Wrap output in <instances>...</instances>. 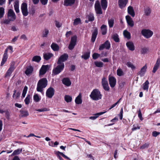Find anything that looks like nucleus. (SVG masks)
I'll use <instances>...</instances> for the list:
<instances>
[{"label": "nucleus", "mask_w": 160, "mask_h": 160, "mask_svg": "<svg viewBox=\"0 0 160 160\" xmlns=\"http://www.w3.org/2000/svg\"><path fill=\"white\" fill-rule=\"evenodd\" d=\"M126 45L129 50L131 51H133L135 50L134 44L132 42H128L126 43Z\"/></svg>", "instance_id": "16"}, {"label": "nucleus", "mask_w": 160, "mask_h": 160, "mask_svg": "<svg viewBox=\"0 0 160 160\" xmlns=\"http://www.w3.org/2000/svg\"><path fill=\"white\" fill-rule=\"evenodd\" d=\"M117 74L119 76H122L124 75V73L122 70L120 68H118L117 70Z\"/></svg>", "instance_id": "47"}, {"label": "nucleus", "mask_w": 160, "mask_h": 160, "mask_svg": "<svg viewBox=\"0 0 160 160\" xmlns=\"http://www.w3.org/2000/svg\"><path fill=\"white\" fill-rule=\"evenodd\" d=\"M33 100L36 102H38L40 100V98L37 94H36L34 95Z\"/></svg>", "instance_id": "50"}, {"label": "nucleus", "mask_w": 160, "mask_h": 160, "mask_svg": "<svg viewBox=\"0 0 160 160\" xmlns=\"http://www.w3.org/2000/svg\"><path fill=\"white\" fill-rule=\"evenodd\" d=\"M68 57V54L67 53H64L61 55L59 58L57 62V64H61L62 62H63L66 61Z\"/></svg>", "instance_id": "8"}, {"label": "nucleus", "mask_w": 160, "mask_h": 160, "mask_svg": "<svg viewBox=\"0 0 160 160\" xmlns=\"http://www.w3.org/2000/svg\"><path fill=\"white\" fill-rule=\"evenodd\" d=\"M159 66L156 65V64H155L154 67H153V70L152 72L153 73H154L156 72Z\"/></svg>", "instance_id": "59"}, {"label": "nucleus", "mask_w": 160, "mask_h": 160, "mask_svg": "<svg viewBox=\"0 0 160 160\" xmlns=\"http://www.w3.org/2000/svg\"><path fill=\"white\" fill-rule=\"evenodd\" d=\"M64 65L63 63L58 65L52 70V75H56L59 73L64 69Z\"/></svg>", "instance_id": "3"}, {"label": "nucleus", "mask_w": 160, "mask_h": 160, "mask_svg": "<svg viewBox=\"0 0 160 160\" xmlns=\"http://www.w3.org/2000/svg\"><path fill=\"white\" fill-rule=\"evenodd\" d=\"M14 68H14V63L12 62L10 66V68H9V69L8 70H9V71H10L11 72H12V71L14 70Z\"/></svg>", "instance_id": "58"}, {"label": "nucleus", "mask_w": 160, "mask_h": 160, "mask_svg": "<svg viewBox=\"0 0 160 160\" xmlns=\"http://www.w3.org/2000/svg\"><path fill=\"white\" fill-rule=\"evenodd\" d=\"M149 143H145L140 147V148L141 149H144L146 148H148L149 146Z\"/></svg>", "instance_id": "57"}, {"label": "nucleus", "mask_w": 160, "mask_h": 160, "mask_svg": "<svg viewBox=\"0 0 160 160\" xmlns=\"http://www.w3.org/2000/svg\"><path fill=\"white\" fill-rule=\"evenodd\" d=\"M48 84V81L46 78H44L40 80L38 83L37 90L38 91L42 92L43 88H45Z\"/></svg>", "instance_id": "2"}, {"label": "nucleus", "mask_w": 160, "mask_h": 160, "mask_svg": "<svg viewBox=\"0 0 160 160\" xmlns=\"http://www.w3.org/2000/svg\"><path fill=\"white\" fill-rule=\"evenodd\" d=\"M81 23V19L80 18H76L73 22V25L74 26H76L78 24L80 23Z\"/></svg>", "instance_id": "44"}, {"label": "nucleus", "mask_w": 160, "mask_h": 160, "mask_svg": "<svg viewBox=\"0 0 160 160\" xmlns=\"http://www.w3.org/2000/svg\"><path fill=\"white\" fill-rule=\"evenodd\" d=\"M148 51V49L147 48H144L142 49L141 53L142 54H144Z\"/></svg>", "instance_id": "55"}, {"label": "nucleus", "mask_w": 160, "mask_h": 160, "mask_svg": "<svg viewBox=\"0 0 160 160\" xmlns=\"http://www.w3.org/2000/svg\"><path fill=\"white\" fill-rule=\"evenodd\" d=\"M21 9L23 15L26 16L28 15L27 5L26 3H23L21 5Z\"/></svg>", "instance_id": "9"}, {"label": "nucleus", "mask_w": 160, "mask_h": 160, "mask_svg": "<svg viewBox=\"0 0 160 160\" xmlns=\"http://www.w3.org/2000/svg\"><path fill=\"white\" fill-rule=\"evenodd\" d=\"M114 20L113 18L108 20V23L110 28H112L114 25Z\"/></svg>", "instance_id": "41"}, {"label": "nucleus", "mask_w": 160, "mask_h": 160, "mask_svg": "<svg viewBox=\"0 0 160 160\" xmlns=\"http://www.w3.org/2000/svg\"><path fill=\"white\" fill-rule=\"evenodd\" d=\"M4 14V9L3 7L0 8V18H2Z\"/></svg>", "instance_id": "46"}, {"label": "nucleus", "mask_w": 160, "mask_h": 160, "mask_svg": "<svg viewBox=\"0 0 160 160\" xmlns=\"http://www.w3.org/2000/svg\"><path fill=\"white\" fill-rule=\"evenodd\" d=\"M31 96L30 95H28L25 98L24 101L26 104L28 105L30 102Z\"/></svg>", "instance_id": "45"}, {"label": "nucleus", "mask_w": 160, "mask_h": 160, "mask_svg": "<svg viewBox=\"0 0 160 160\" xmlns=\"http://www.w3.org/2000/svg\"><path fill=\"white\" fill-rule=\"evenodd\" d=\"M138 112V116L139 117L140 120L141 121H142L143 120V118L142 117V114L140 110H139Z\"/></svg>", "instance_id": "61"}, {"label": "nucleus", "mask_w": 160, "mask_h": 160, "mask_svg": "<svg viewBox=\"0 0 160 160\" xmlns=\"http://www.w3.org/2000/svg\"><path fill=\"white\" fill-rule=\"evenodd\" d=\"M41 60V58L40 56H35L32 58V61L39 62Z\"/></svg>", "instance_id": "37"}, {"label": "nucleus", "mask_w": 160, "mask_h": 160, "mask_svg": "<svg viewBox=\"0 0 160 160\" xmlns=\"http://www.w3.org/2000/svg\"><path fill=\"white\" fill-rule=\"evenodd\" d=\"M20 114L19 117L20 118L26 117L28 116L29 113L28 111L24 110H21L20 111Z\"/></svg>", "instance_id": "23"}, {"label": "nucleus", "mask_w": 160, "mask_h": 160, "mask_svg": "<svg viewBox=\"0 0 160 160\" xmlns=\"http://www.w3.org/2000/svg\"><path fill=\"white\" fill-rule=\"evenodd\" d=\"M102 85L103 89L106 91H108L109 90L110 88L109 86L108 81L107 79L103 77L102 79Z\"/></svg>", "instance_id": "6"}, {"label": "nucleus", "mask_w": 160, "mask_h": 160, "mask_svg": "<svg viewBox=\"0 0 160 160\" xmlns=\"http://www.w3.org/2000/svg\"><path fill=\"white\" fill-rule=\"evenodd\" d=\"M95 9L97 14H101L102 12L100 5V2L98 1L96 2L95 4Z\"/></svg>", "instance_id": "7"}, {"label": "nucleus", "mask_w": 160, "mask_h": 160, "mask_svg": "<svg viewBox=\"0 0 160 160\" xmlns=\"http://www.w3.org/2000/svg\"><path fill=\"white\" fill-rule=\"evenodd\" d=\"M51 47L54 51H58L59 49V46L56 43H52L51 45Z\"/></svg>", "instance_id": "24"}, {"label": "nucleus", "mask_w": 160, "mask_h": 160, "mask_svg": "<svg viewBox=\"0 0 160 160\" xmlns=\"http://www.w3.org/2000/svg\"><path fill=\"white\" fill-rule=\"evenodd\" d=\"M77 40V37L76 35H74L71 37L70 42H72V43L76 44Z\"/></svg>", "instance_id": "49"}, {"label": "nucleus", "mask_w": 160, "mask_h": 160, "mask_svg": "<svg viewBox=\"0 0 160 160\" xmlns=\"http://www.w3.org/2000/svg\"><path fill=\"white\" fill-rule=\"evenodd\" d=\"M7 17L11 21H13L16 19V16L13 10L10 9L8 10Z\"/></svg>", "instance_id": "4"}, {"label": "nucleus", "mask_w": 160, "mask_h": 160, "mask_svg": "<svg viewBox=\"0 0 160 160\" xmlns=\"http://www.w3.org/2000/svg\"><path fill=\"white\" fill-rule=\"evenodd\" d=\"M128 13L132 17H134L135 15V12L132 6H129L128 8Z\"/></svg>", "instance_id": "20"}, {"label": "nucleus", "mask_w": 160, "mask_h": 160, "mask_svg": "<svg viewBox=\"0 0 160 160\" xmlns=\"http://www.w3.org/2000/svg\"><path fill=\"white\" fill-rule=\"evenodd\" d=\"M53 56V54L52 53H48L43 54V57L45 60H48L52 57Z\"/></svg>", "instance_id": "28"}, {"label": "nucleus", "mask_w": 160, "mask_h": 160, "mask_svg": "<svg viewBox=\"0 0 160 160\" xmlns=\"http://www.w3.org/2000/svg\"><path fill=\"white\" fill-rule=\"evenodd\" d=\"M75 0H65L63 5L66 6H71L75 2Z\"/></svg>", "instance_id": "22"}, {"label": "nucleus", "mask_w": 160, "mask_h": 160, "mask_svg": "<svg viewBox=\"0 0 160 160\" xmlns=\"http://www.w3.org/2000/svg\"><path fill=\"white\" fill-rule=\"evenodd\" d=\"M111 44L108 40L106 41L105 42L100 46L99 49L102 50L104 48L108 50L110 48Z\"/></svg>", "instance_id": "10"}, {"label": "nucleus", "mask_w": 160, "mask_h": 160, "mask_svg": "<svg viewBox=\"0 0 160 160\" xmlns=\"http://www.w3.org/2000/svg\"><path fill=\"white\" fill-rule=\"evenodd\" d=\"M14 9L16 13H18L19 12V1L18 0H16L14 3Z\"/></svg>", "instance_id": "25"}, {"label": "nucleus", "mask_w": 160, "mask_h": 160, "mask_svg": "<svg viewBox=\"0 0 160 160\" xmlns=\"http://www.w3.org/2000/svg\"><path fill=\"white\" fill-rule=\"evenodd\" d=\"M8 48H6L5 51L4 53L3 56V58L2 60V61L1 64V66H2L7 61V60L8 58Z\"/></svg>", "instance_id": "14"}, {"label": "nucleus", "mask_w": 160, "mask_h": 160, "mask_svg": "<svg viewBox=\"0 0 160 160\" xmlns=\"http://www.w3.org/2000/svg\"><path fill=\"white\" fill-rule=\"evenodd\" d=\"M33 68L32 66H30L28 67L25 72V73L27 75H28L31 74L32 72Z\"/></svg>", "instance_id": "26"}, {"label": "nucleus", "mask_w": 160, "mask_h": 160, "mask_svg": "<svg viewBox=\"0 0 160 160\" xmlns=\"http://www.w3.org/2000/svg\"><path fill=\"white\" fill-rule=\"evenodd\" d=\"M141 33L145 38H148L152 35L153 32L149 29H144L142 30Z\"/></svg>", "instance_id": "5"}, {"label": "nucleus", "mask_w": 160, "mask_h": 160, "mask_svg": "<svg viewBox=\"0 0 160 160\" xmlns=\"http://www.w3.org/2000/svg\"><path fill=\"white\" fill-rule=\"evenodd\" d=\"M87 17L89 21H92L94 20V15L92 13H89L87 16Z\"/></svg>", "instance_id": "39"}, {"label": "nucleus", "mask_w": 160, "mask_h": 160, "mask_svg": "<svg viewBox=\"0 0 160 160\" xmlns=\"http://www.w3.org/2000/svg\"><path fill=\"white\" fill-rule=\"evenodd\" d=\"M100 55L97 53H94L92 56V58L94 59H96L99 58L100 56Z\"/></svg>", "instance_id": "56"}, {"label": "nucleus", "mask_w": 160, "mask_h": 160, "mask_svg": "<svg viewBox=\"0 0 160 160\" xmlns=\"http://www.w3.org/2000/svg\"><path fill=\"white\" fill-rule=\"evenodd\" d=\"M20 95V93L18 92L16 93V90H14V93L13 94L12 97L13 98H15V99L18 98Z\"/></svg>", "instance_id": "43"}, {"label": "nucleus", "mask_w": 160, "mask_h": 160, "mask_svg": "<svg viewBox=\"0 0 160 160\" xmlns=\"http://www.w3.org/2000/svg\"><path fill=\"white\" fill-rule=\"evenodd\" d=\"M147 68V66L146 64L141 68L140 71L138 72V75H139L141 77L143 76L146 71Z\"/></svg>", "instance_id": "19"}, {"label": "nucleus", "mask_w": 160, "mask_h": 160, "mask_svg": "<svg viewBox=\"0 0 160 160\" xmlns=\"http://www.w3.org/2000/svg\"><path fill=\"white\" fill-rule=\"evenodd\" d=\"M112 38L116 42H119V38L118 37V34L117 33L113 34L112 36Z\"/></svg>", "instance_id": "34"}, {"label": "nucleus", "mask_w": 160, "mask_h": 160, "mask_svg": "<svg viewBox=\"0 0 160 160\" xmlns=\"http://www.w3.org/2000/svg\"><path fill=\"white\" fill-rule=\"evenodd\" d=\"M159 66L156 65V64H155L154 67H153V70L152 72L153 73H154L156 72Z\"/></svg>", "instance_id": "60"}, {"label": "nucleus", "mask_w": 160, "mask_h": 160, "mask_svg": "<svg viewBox=\"0 0 160 160\" xmlns=\"http://www.w3.org/2000/svg\"><path fill=\"white\" fill-rule=\"evenodd\" d=\"M90 52H86L83 55H82L81 57L85 60H87L90 57Z\"/></svg>", "instance_id": "36"}, {"label": "nucleus", "mask_w": 160, "mask_h": 160, "mask_svg": "<svg viewBox=\"0 0 160 160\" xmlns=\"http://www.w3.org/2000/svg\"><path fill=\"white\" fill-rule=\"evenodd\" d=\"M28 90V87L26 86H25L23 90L22 91V96L23 98L25 97L26 94Z\"/></svg>", "instance_id": "51"}, {"label": "nucleus", "mask_w": 160, "mask_h": 160, "mask_svg": "<svg viewBox=\"0 0 160 160\" xmlns=\"http://www.w3.org/2000/svg\"><path fill=\"white\" fill-rule=\"evenodd\" d=\"M128 0H119L118 3L119 7L121 8H122L125 7L127 3Z\"/></svg>", "instance_id": "18"}, {"label": "nucleus", "mask_w": 160, "mask_h": 160, "mask_svg": "<svg viewBox=\"0 0 160 160\" xmlns=\"http://www.w3.org/2000/svg\"><path fill=\"white\" fill-rule=\"evenodd\" d=\"M126 65L128 67L131 68L132 69H134L135 68V66L131 62H127Z\"/></svg>", "instance_id": "52"}, {"label": "nucleus", "mask_w": 160, "mask_h": 160, "mask_svg": "<svg viewBox=\"0 0 160 160\" xmlns=\"http://www.w3.org/2000/svg\"><path fill=\"white\" fill-rule=\"evenodd\" d=\"M101 5L102 8L105 10L107 7V2L106 0H101Z\"/></svg>", "instance_id": "32"}, {"label": "nucleus", "mask_w": 160, "mask_h": 160, "mask_svg": "<svg viewBox=\"0 0 160 160\" xmlns=\"http://www.w3.org/2000/svg\"><path fill=\"white\" fill-rule=\"evenodd\" d=\"M123 35L125 38L128 39H129L131 38V34L127 30H125L123 32Z\"/></svg>", "instance_id": "33"}, {"label": "nucleus", "mask_w": 160, "mask_h": 160, "mask_svg": "<svg viewBox=\"0 0 160 160\" xmlns=\"http://www.w3.org/2000/svg\"><path fill=\"white\" fill-rule=\"evenodd\" d=\"M107 26L106 25L103 24L101 27L102 33L103 35L106 34L107 32Z\"/></svg>", "instance_id": "27"}, {"label": "nucleus", "mask_w": 160, "mask_h": 160, "mask_svg": "<svg viewBox=\"0 0 160 160\" xmlns=\"http://www.w3.org/2000/svg\"><path fill=\"white\" fill-rule=\"evenodd\" d=\"M94 64L98 67H102L103 66V63L101 62H95Z\"/></svg>", "instance_id": "48"}, {"label": "nucleus", "mask_w": 160, "mask_h": 160, "mask_svg": "<svg viewBox=\"0 0 160 160\" xmlns=\"http://www.w3.org/2000/svg\"><path fill=\"white\" fill-rule=\"evenodd\" d=\"M75 102L77 104H79L82 103V100L81 99V96L80 94L76 98L75 100Z\"/></svg>", "instance_id": "30"}, {"label": "nucleus", "mask_w": 160, "mask_h": 160, "mask_svg": "<svg viewBox=\"0 0 160 160\" xmlns=\"http://www.w3.org/2000/svg\"><path fill=\"white\" fill-rule=\"evenodd\" d=\"M144 14L147 16H149L151 13V9L150 8L148 7L144 8Z\"/></svg>", "instance_id": "31"}, {"label": "nucleus", "mask_w": 160, "mask_h": 160, "mask_svg": "<svg viewBox=\"0 0 160 160\" xmlns=\"http://www.w3.org/2000/svg\"><path fill=\"white\" fill-rule=\"evenodd\" d=\"M62 83L67 86H70L71 84V82L69 78H64L62 80Z\"/></svg>", "instance_id": "21"}, {"label": "nucleus", "mask_w": 160, "mask_h": 160, "mask_svg": "<svg viewBox=\"0 0 160 160\" xmlns=\"http://www.w3.org/2000/svg\"><path fill=\"white\" fill-rule=\"evenodd\" d=\"M126 18L128 24L131 27H132L134 26V22L132 19L129 15L126 16Z\"/></svg>", "instance_id": "17"}, {"label": "nucleus", "mask_w": 160, "mask_h": 160, "mask_svg": "<svg viewBox=\"0 0 160 160\" xmlns=\"http://www.w3.org/2000/svg\"><path fill=\"white\" fill-rule=\"evenodd\" d=\"M49 30L47 29H45L42 32V38H46L49 33Z\"/></svg>", "instance_id": "35"}, {"label": "nucleus", "mask_w": 160, "mask_h": 160, "mask_svg": "<svg viewBox=\"0 0 160 160\" xmlns=\"http://www.w3.org/2000/svg\"><path fill=\"white\" fill-rule=\"evenodd\" d=\"M149 82L148 80L146 81L143 84V89L144 90H148V84Z\"/></svg>", "instance_id": "42"}, {"label": "nucleus", "mask_w": 160, "mask_h": 160, "mask_svg": "<svg viewBox=\"0 0 160 160\" xmlns=\"http://www.w3.org/2000/svg\"><path fill=\"white\" fill-rule=\"evenodd\" d=\"M108 81L110 87L112 88H114L116 84V79L113 76H109Z\"/></svg>", "instance_id": "13"}, {"label": "nucleus", "mask_w": 160, "mask_h": 160, "mask_svg": "<svg viewBox=\"0 0 160 160\" xmlns=\"http://www.w3.org/2000/svg\"><path fill=\"white\" fill-rule=\"evenodd\" d=\"M54 90L52 88L50 87L46 91V95L49 98H52L54 94Z\"/></svg>", "instance_id": "11"}, {"label": "nucleus", "mask_w": 160, "mask_h": 160, "mask_svg": "<svg viewBox=\"0 0 160 160\" xmlns=\"http://www.w3.org/2000/svg\"><path fill=\"white\" fill-rule=\"evenodd\" d=\"M49 67L48 65H43L39 71V75H42L44 74L49 69Z\"/></svg>", "instance_id": "12"}, {"label": "nucleus", "mask_w": 160, "mask_h": 160, "mask_svg": "<svg viewBox=\"0 0 160 160\" xmlns=\"http://www.w3.org/2000/svg\"><path fill=\"white\" fill-rule=\"evenodd\" d=\"M160 134V133L159 132H157L156 131H154L152 133V135L154 137H156L158 135Z\"/></svg>", "instance_id": "62"}, {"label": "nucleus", "mask_w": 160, "mask_h": 160, "mask_svg": "<svg viewBox=\"0 0 160 160\" xmlns=\"http://www.w3.org/2000/svg\"><path fill=\"white\" fill-rule=\"evenodd\" d=\"M76 45V44L72 43V42H70V44H69L68 47L69 49L70 50L73 49Z\"/></svg>", "instance_id": "54"}, {"label": "nucleus", "mask_w": 160, "mask_h": 160, "mask_svg": "<svg viewBox=\"0 0 160 160\" xmlns=\"http://www.w3.org/2000/svg\"><path fill=\"white\" fill-rule=\"evenodd\" d=\"M98 34V30L97 28H95L93 30L92 32L91 41L93 42H95L97 36Z\"/></svg>", "instance_id": "15"}, {"label": "nucleus", "mask_w": 160, "mask_h": 160, "mask_svg": "<svg viewBox=\"0 0 160 160\" xmlns=\"http://www.w3.org/2000/svg\"><path fill=\"white\" fill-rule=\"evenodd\" d=\"M106 111L103 112H101L99 113H97L95 114L96 116H91L89 118L90 119H92V120H94L96 119L99 115H101L105 112H106Z\"/></svg>", "instance_id": "29"}, {"label": "nucleus", "mask_w": 160, "mask_h": 160, "mask_svg": "<svg viewBox=\"0 0 160 160\" xmlns=\"http://www.w3.org/2000/svg\"><path fill=\"white\" fill-rule=\"evenodd\" d=\"M90 97L92 100L98 101L102 98V95L98 89H95L92 92Z\"/></svg>", "instance_id": "1"}, {"label": "nucleus", "mask_w": 160, "mask_h": 160, "mask_svg": "<svg viewBox=\"0 0 160 160\" xmlns=\"http://www.w3.org/2000/svg\"><path fill=\"white\" fill-rule=\"evenodd\" d=\"M22 151V148L18 149L14 151L13 152L12 154V156H14L15 155H18Z\"/></svg>", "instance_id": "40"}, {"label": "nucleus", "mask_w": 160, "mask_h": 160, "mask_svg": "<svg viewBox=\"0 0 160 160\" xmlns=\"http://www.w3.org/2000/svg\"><path fill=\"white\" fill-rule=\"evenodd\" d=\"M121 98H120L116 102L113 104L111 106V107L109 108V110H110L114 107H115L120 102Z\"/></svg>", "instance_id": "63"}, {"label": "nucleus", "mask_w": 160, "mask_h": 160, "mask_svg": "<svg viewBox=\"0 0 160 160\" xmlns=\"http://www.w3.org/2000/svg\"><path fill=\"white\" fill-rule=\"evenodd\" d=\"M72 99V97L68 95H65L64 96V100L67 102H71Z\"/></svg>", "instance_id": "38"}, {"label": "nucleus", "mask_w": 160, "mask_h": 160, "mask_svg": "<svg viewBox=\"0 0 160 160\" xmlns=\"http://www.w3.org/2000/svg\"><path fill=\"white\" fill-rule=\"evenodd\" d=\"M76 45V44L72 43V42H70V44H69L68 47L69 49L70 50L73 49Z\"/></svg>", "instance_id": "53"}, {"label": "nucleus", "mask_w": 160, "mask_h": 160, "mask_svg": "<svg viewBox=\"0 0 160 160\" xmlns=\"http://www.w3.org/2000/svg\"><path fill=\"white\" fill-rule=\"evenodd\" d=\"M125 84V82L122 81H120L119 82V85L120 87L121 88H122L124 86Z\"/></svg>", "instance_id": "64"}]
</instances>
